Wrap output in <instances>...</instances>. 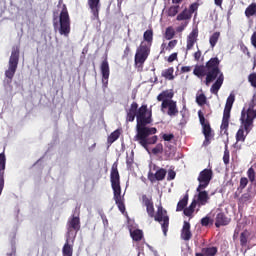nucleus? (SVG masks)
I'll list each match as a JSON object with an SVG mask.
<instances>
[{
  "instance_id": "1",
  "label": "nucleus",
  "mask_w": 256,
  "mask_h": 256,
  "mask_svg": "<svg viewBox=\"0 0 256 256\" xmlns=\"http://www.w3.org/2000/svg\"><path fill=\"white\" fill-rule=\"evenodd\" d=\"M220 63L221 61H219V58L214 57L211 58L205 66H196L193 71L196 77H206L205 85H207V87H209V85L216 79L215 83L210 88L211 93L214 95L219 93V89H221L223 81H225V76L223 75V72H221V69H219Z\"/></svg>"
},
{
  "instance_id": "2",
  "label": "nucleus",
  "mask_w": 256,
  "mask_h": 256,
  "mask_svg": "<svg viewBox=\"0 0 256 256\" xmlns=\"http://www.w3.org/2000/svg\"><path fill=\"white\" fill-rule=\"evenodd\" d=\"M142 203L146 207L148 216L154 218L155 221L160 223L164 235H167V231H169V215H167V210H165L163 206H158L155 214L153 198L151 196H147L146 194L142 195Z\"/></svg>"
},
{
  "instance_id": "3",
  "label": "nucleus",
  "mask_w": 256,
  "mask_h": 256,
  "mask_svg": "<svg viewBox=\"0 0 256 256\" xmlns=\"http://www.w3.org/2000/svg\"><path fill=\"white\" fill-rule=\"evenodd\" d=\"M110 182L114 193V201L121 213H125V202L121 196V176L117 168V162L112 165L110 172Z\"/></svg>"
},
{
  "instance_id": "4",
  "label": "nucleus",
  "mask_w": 256,
  "mask_h": 256,
  "mask_svg": "<svg viewBox=\"0 0 256 256\" xmlns=\"http://www.w3.org/2000/svg\"><path fill=\"white\" fill-rule=\"evenodd\" d=\"M19 53V46H14L9 59L8 69L5 71L6 78L4 79L3 84L6 91H10V93L13 91V78L15 77L19 65Z\"/></svg>"
},
{
  "instance_id": "5",
  "label": "nucleus",
  "mask_w": 256,
  "mask_h": 256,
  "mask_svg": "<svg viewBox=\"0 0 256 256\" xmlns=\"http://www.w3.org/2000/svg\"><path fill=\"white\" fill-rule=\"evenodd\" d=\"M173 97H175V93L173 92V90H164L157 96V101L162 102V113H165V109H168L167 115H169V117H177V115H179L177 101H174Z\"/></svg>"
},
{
  "instance_id": "6",
  "label": "nucleus",
  "mask_w": 256,
  "mask_h": 256,
  "mask_svg": "<svg viewBox=\"0 0 256 256\" xmlns=\"http://www.w3.org/2000/svg\"><path fill=\"white\" fill-rule=\"evenodd\" d=\"M57 13H53V27L57 29L60 35H64V37H69L71 33V18L69 17V10H67V6L63 4L62 10L59 15V21H57Z\"/></svg>"
},
{
  "instance_id": "7",
  "label": "nucleus",
  "mask_w": 256,
  "mask_h": 256,
  "mask_svg": "<svg viewBox=\"0 0 256 256\" xmlns=\"http://www.w3.org/2000/svg\"><path fill=\"white\" fill-rule=\"evenodd\" d=\"M155 133H157V128L155 127L138 130L134 140L138 141L146 151H149V145H155L159 139L157 136L149 137L150 135H155Z\"/></svg>"
},
{
  "instance_id": "8",
  "label": "nucleus",
  "mask_w": 256,
  "mask_h": 256,
  "mask_svg": "<svg viewBox=\"0 0 256 256\" xmlns=\"http://www.w3.org/2000/svg\"><path fill=\"white\" fill-rule=\"evenodd\" d=\"M136 121V131L149 129L147 125H151V123H153V111L149 110L147 104H142L141 107L138 108Z\"/></svg>"
},
{
  "instance_id": "9",
  "label": "nucleus",
  "mask_w": 256,
  "mask_h": 256,
  "mask_svg": "<svg viewBox=\"0 0 256 256\" xmlns=\"http://www.w3.org/2000/svg\"><path fill=\"white\" fill-rule=\"evenodd\" d=\"M81 229V219L79 216L72 215L67 222V237L71 238L73 235L72 243H75V237Z\"/></svg>"
},
{
  "instance_id": "10",
  "label": "nucleus",
  "mask_w": 256,
  "mask_h": 256,
  "mask_svg": "<svg viewBox=\"0 0 256 256\" xmlns=\"http://www.w3.org/2000/svg\"><path fill=\"white\" fill-rule=\"evenodd\" d=\"M212 179H213V170L207 169V168L202 170L199 173L198 178H197L199 185L196 188V191H203V189H207V187H209V184L211 183Z\"/></svg>"
},
{
  "instance_id": "11",
  "label": "nucleus",
  "mask_w": 256,
  "mask_h": 256,
  "mask_svg": "<svg viewBox=\"0 0 256 256\" xmlns=\"http://www.w3.org/2000/svg\"><path fill=\"white\" fill-rule=\"evenodd\" d=\"M149 53H151V48L145 44V42H142L140 46L137 48L136 54H135V64L136 65H143L145 61H147V57H149Z\"/></svg>"
},
{
  "instance_id": "12",
  "label": "nucleus",
  "mask_w": 256,
  "mask_h": 256,
  "mask_svg": "<svg viewBox=\"0 0 256 256\" xmlns=\"http://www.w3.org/2000/svg\"><path fill=\"white\" fill-rule=\"evenodd\" d=\"M7 167V156H5V149L0 153V195L5 189V169Z\"/></svg>"
},
{
  "instance_id": "13",
  "label": "nucleus",
  "mask_w": 256,
  "mask_h": 256,
  "mask_svg": "<svg viewBox=\"0 0 256 256\" xmlns=\"http://www.w3.org/2000/svg\"><path fill=\"white\" fill-rule=\"evenodd\" d=\"M198 117L200 125L202 126V133L204 137L208 139L209 137H211V124H209V121L205 119V114L203 113V111H198Z\"/></svg>"
},
{
  "instance_id": "14",
  "label": "nucleus",
  "mask_w": 256,
  "mask_h": 256,
  "mask_svg": "<svg viewBox=\"0 0 256 256\" xmlns=\"http://www.w3.org/2000/svg\"><path fill=\"white\" fill-rule=\"evenodd\" d=\"M248 135L249 133L245 131V125L241 124L240 128L236 132V143L233 144L234 149L241 150V145H239V142L245 143Z\"/></svg>"
},
{
  "instance_id": "15",
  "label": "nucleus",
  "mask_w": 256,
  "mask_h": 256,
  "mask_svg": "<svg viewBox=\"0 0 256 256\" xmlns=\"http://www.w3.org/2000/svg\"><path fill=\"white\" fill-rule=\"evenodd\" d=\"M100 71L102 74V83L107 87L109 85V75H110V69H109V61H107V58H105L101 65H100Z\"/></svg>"
},
{
  "instance_id": "16",
  "label": "nucleus",
  "mask_w": 256,
  "mask_h": 256,
  "mask_svg": "<svg viewBox=\"0 0 256 256\" xmlns=\"http://www.w3.org/2000/svg\"><path fill=\"white\" fill-rule=\"evenodd\" d=\"M139 111V104L137 102H132L130 108L126 110V122L133 123L135 118L137 119V113Z\"/></svg>"
},
{
  "instance_id": "17",
  "label": "nucleus",
  "mask_w": 256,
  "mask_h": 256,
  "mask_svg": "<svg viewBox=\"0 0 256 256\" xmlns=\"http://www.w3.org/2000/svg\"><path fill=\"white\" fill-rule=\"evenodd\" d=\"M198 37H199V30L193 29L186 39V52L191 51V49L195 47V44L198 41L197 39Z\"/></svg>"
},
{
  "instance_id": "18",
  "label": "nucleus",
  "mask_w": 256,
  "mask_h": 256,
  "mask_svg": "<svg viewBox=\"0 0 256 256\" xmlns=\"http://www.w3.org/2000/svg\"><path fill=\"white\" fill-rule=\"evenodd\" d=\"M197 195H196V199H194V201H196V204H198V207H203L205 205H207V203H209V200L211 199L209 197V192L205 191V190H199L197 191Z\"/></svg>"
},
{
  "instance_id": "19",
  "label": "nucleus",
  "mask_w": 256,
  "mask_h": 256,
  "mask_svg": "<svg viewBox=\"0 0 256 256\" xmlns=\"http://www.w3.org/2000/svg\"><path fill=\"white\" fill-rule=\"evenodd\" d=\"M167 175V170L165 168H160L156 171L155 174L152 172L148 173V179L151 181V183H155V181H163Z\"/></svg>"
},
{
  "instance_id": "20",
  "label": "nucleus",
  "mask_w": 256,
  "mask_h": 256,
  "mask_svg": "<svg viewBox=\"0 0 256 256\" xmlns=\"http://www.w3.org/2000/svg\"><path fill=\"white\" fill-rule=\"evenodd\" d=\"M191 237H193L191 233V223L184 221L181 230V239H183V241H190Z\"/></svg>"
},
{
  "instance_id": "21",
  "label": "nucleus",
  "mask_w": 256,
  "mask_h": 256,
  "mask_svg": "<svg viewBox=\"0 0 256 256\" xmlns=\"http://www.w3.org/2000/svg\"><path fill=\"white\" fill-rule=\"evenodd\" d=\"M88 5L95 19H99V10L101 9V0H88Z\"/></svg>"
},
{
  "instance_id": "22",
  "label": "nucleus",
  "mask_w": 256,
  "mask_h": 256,
  "mask_svg": "<svg viewBox=\"0 0 256 256\" xmlns=\"http://www.w3.org/2000/svg\"><path fill=\"white\" fill-rule=\"evenodd\" d=\"M230 119H231V114L223 113L220 130H221V133H223V135H226L227 137L229 136V121H230Z\"/></svg>"
},
{
  "instance_id": "23",
  "label": "nucleus",
  "mask_w": 256,
  "mask_h": 256,
  "mask_svg": "<svg viewBox=\"0 0 256 256\" xmlns=\"http://www.w3.org/2000/svg\"><path fill=\"white\" fill-rule=\"evenodd\" d=\"M230 222H231V220L229 218H227L225 213L220 212L216 215L215 227H217V228L224 227L225 225H227Z\"/></svg>"
},
{
  "instance_id": "24",
  "label": "nucleus",
  "mask_w": 256,
  "mask_h": 256,
  "mask_svg": "<svg viewBox=\"0 0 256 256\" xmlns=\"http://www.w3.org/2000/svg\"><path fill=\"white\" fill-rule=\"evenodd\" d=\"M189 203V194H185L184 197L179 200L176 206V211L185 213V209H187V205Z\"/></svg>"
},
{
  "instance_id": "25",
  "label": "nucleus",
  "mask_w": 256,
  "mask_h": 256,
  "mask_svg": "<svg viewBox=\"0 0 256 256\" xmlns=\"http://www.w3.org/2000/svg\"><path fill=\"white\" fill-rule=\"evenodd\" d=\"M70 237H67L66 242L62 248V255L63 256H73V242L69 244Z\"/></svg>"
},
{
  "instance_id": "26",
  "label": "nucleus",
  "mask_w": 256,
  "mask_h": 256,
  "mask_svg": "<svg viewBox=\"0 0 256 256\" xmlns=\"http://www.w3.org/2000/svg\"><path fill=\"white\" fill-rule=\"evenodd\" d=\"M235 103V95L230 94L226 100L225 108L223 113L231 115V109H233V104Z\"/></svg>"
},
{
  "instance_id": "27",
  "label": "nucleus",
  "mask_w": 256,
  "mask_h": 256,
  "mask_svg": "<svg viewBox=\"0 0 256 256\" xmlns=\"http://www.w3.org/2000/svg\"><path fill=\"white\" fill-rule=\"evenodd\" d=\"M173 73H175V68L170 67L163 70L161 75L162 77H164V79H167L168 81H173V79H175V75H173Z\"/></svg>"
},
{
  "instance_id": "28",
  "label": "nucleus",
  "mask_w": 256,
  "mask_h": 256,
  "mask_svg": "<svg viewBox=\"0 0 256 256\" xmlns=\"http://www.w3.org/2000/svg\"><path fill=\"white\" fill-rule=\"evenodd\" d=\"M197 201L193 200L189 207L184 209V215L186 217H193V213H195V207H197Z\"/></svg>"
},
{
  "instance_id": "29",
  "label": "nucleus",
  "mask_w": 256,
  "mask_h": 256,
  "mask_svg": "<svg viewBox=\"0 0 256 256\" xmlns=\"http://www.w3.org/2000/svg\"><path fill=\"white\" fill-rule=\"evenodd\" d=\"M249 237H251V232L249 230H244L240 234V245L241 247H247V241L249 240Z\"/></svg>"
},
{
  "instance_id": "30",
  "label": "nucleus",
  "mask_w": 256,
  "mask_h": 256,
  "mask_svg": "<svg viewBox=\"0 0 256 256\" xmlns=\"http://www.w3.org/2000/svg\"><path fill=\"white\" fill-rule=\"evenodd\" d=\"M191 12H189V9L185 8L180 14L177 15L176 19L177 21H189L191 19Z\"/></svg>"
},
{
  "instance_id": "31",
  "label": "nucleus",
  "mask_w": 256,
  "mask_h": 256,
  "mask_svg": "<svg viewBox=\"0 0 256 256\" xmlns=\"http://www.w3.org/2000/svg\"><path fill=\"white\" fill-rule=\"evenodd\" d=\"M143 39L148 43L149 47H151L153 43V29H148L143 34Z\"/></svg>"
},
{
  "instance_id": "32",
  "label": "nucleus",
  "mask_w": 256,
  "mask_h": 256,
  "mask_svg": "<svg viewBox=\"0 0 256 256\" xmlns=\"http://www.w3.org/2000/svg\"><path fill=\"white\" fill-rule=\"evenodd\" d=\"M217 252H218V249L215 246L202 248V253L205 256H215L217 255Z\"/></svg>"
},
{
  "instance_id": "33",
  "label": "nucleus",
  "mask_w": 256,
  "mask_h": 256,
  "mask_svg": "<svg viewBox=\"0 0 256 256\" xmlns=\"http://www.w3.org/2000/svg\"><path fill=\"white\" fill-rule=\"evenodd\" d=\"M256 13V3H251L245 10V16L249 19V17H253Z\"/></svg>"
},
{
  "instance_id": "34",
  "label": "nucleus",
  "mask_w": 256,
  "mask_h": 256,
  "mask_svg": "<svg viewBox=\"0 0 256 256\" xmlns=\"http://www.w3.org/2000/svg\"><path fill=\"white\" fill-rule=\"evenodd\" d=\"M196 103L199 107H203V105L207 104V96L204 93L196 95Z\"/></svg>"
},
{
  "instance_id": "35",
  "label": "nucleus",
  "mask_w": 256,
  "mask_h": 256,
  "mask_svg": "<svg viewBox=\"0 0 256 256\" xmlns=\"http://www.w3.org/2000/svg\"><path fill=\"white\" fill-rule=\"evenodd\" d=\"M219 37H221L220 32H214L210 36L209 43H210V46L212 47V49H213V47H215V45H217V42L219 41Z\"/></svg>"
},
{
  "instance_id": "36",
  "label": "nucleus",
  "mask_w": 256,
  "mask_h": 256,
  "mask_svg": "<svg viewBox=\"0 0 256 256\" xmlns=\"http://www.w3.org/2000/svg\"><path fill=\"white\" fill-rule=\"evenodd\" d=\"M133 241H141L143 239V230L136 229L130 233Z\"/></svg>"
},
{
  "instance_id": "37",
  "label": "nucleus",
  "mask_w": 256,
  "mask_h": 256,
  "mask_svg": "<svg viewBox=\"0 0 256 256\" xmlns=\"http://www.w3.org/2000/svg\"><path fill=\"white\" fill-rule=\"evenodd\" d=\"M120 136H121V132L119 130H115L108 136L107 141L108 143L113 144L115 143V141H117V139H119Z\"/></svg>"
},
{
  "instance_id": "38",
  "label": "nucleus",
  "mask_w": 256,
  "mask_h": 256,
  "mask_svg": "<svg viewBox=\"0 0 256 256\" xmlns=\"http://www.w3.org/2000/svg\"><path fill=\"white\" fill-rule=\"evenodd\" d=\"M230 152L229 145L226 143L224 147L223 163L224 165H229Z\"/></svg>"
},
{
  "instance_id": "39",
  "label": "nucleus",
  "mask_w": 256,
  "mask_h": 256,
  "mask_svg": "<svg viewBox=\"0 0 256 256\" xmlns=\"http://www.w3.org/2000/svg\"><path fill=\"white\" fill-rule=\"evenodd\" d=\"M173 37H175V30L173 29V27L166 28L165 39H167V41H171Z\"/></svg>"
},
{
  "instance_id": "40",
  "label": "nucleus",
  "mask_w": 256,
  "mask_h": 256,
  "mask_svg": "<svg viewBox=\"0 0 256 256\" xmlns=\"http://www.w3.org/2000/svg\"><path fill=\"white\" fill-rule=\"evenodd\" d=\"M179 13V5L171 6L168 9V17H175Z\"/></svg>"
},
{
  "instance_id": "41",
  "label": "nucleus",
  "mask_w": 256,
  "mask_h": 256,
  "mask_svg": "<svg viewBox=\"0 0 256 256\" xmlns=\"http://www.w3.org/2000/svg\"><path fill=\"white\" fill-rule=\"evenodd\" d=\"M133 163H135V156L132 152L129 156L126 157V165L128 169H131V167H133Z\"/></svg>"
},
{
  "instance_id": "42",
  "label": "nucleus",
  "mask_w": 256,
  "mask_h": 256,
  "mask_svg": "<svg viewBox=\"0 0 256 256\" xmlns=\"http://www.w3.org/2000/svg\"><path fill=\"white\" fill-rule=\"evenodd\" d=\"M153 155H159V153H163V144L158 143L153 149H152Z\"/></svg>"
},
{
  "instance_id": "43",
  "label": "nucleus",
  "mask_w": 256,
  "mask_h": 256,
  "mask_svg": "<svg viewBox=\"0 0 256 256\" xmlns=\"http://www.w3.org/2000/svg\"><path fill=\"white\" fill-rule=\"evenodd\" d=\"M197 9H199V3L197 2H194L192 3L190 6H189V13L190 15L193 17V13H195L197 11Z\"/></svg>"
},
{
  "instance_id": "44",
  "label": "nucleus",
  "mask_w": 256,
  "mask_h": 256,
  "mask_svg": "<svg viewBox=\"0 0 256 256\" xmlns=\"http://www.w3.org/2000/svg\"><path fill=\"white\" fill-rule=\"evenodd\" d=\"M247 175L251 183H253V181H255V170L253 168H249L247 171Z\"/></svg>"
},
{
  "instance_id": "45",
  "label": "nucleus",
  "mask_w": 256,
  "mask_h": 256,
  "mask_svg": "<svg viewBox=\"0 0 256 256\" xmlns=\"http://www.w3.org/2000/svg\"><path fill=\"white\" fill-rule=\"evenodd\" d=\"M248 81L252 85V87L256 88V74L252 73L248 76Z\"/></svg>"
},
{
  "instance_id": "46",
  "label": "nucleus",
  "mask_w": 256,
  "mask_h": 256,
  "mask_svg": "<svg viewBox=\"0 0 256 256\" xmlns=\"http://www.w3.org/2000/svg\"><path fill=\"white\" fill-rule=\"evenodd\" d=\"M177 40H172L168 43V46L166 47L167 51H171V49H175V47H177Z\"/></svg>"
},
{
  "instance_id": "47",
  "label": "nucleus",
  "mask_w": 256,
  "mask_h": 256,
  "mask_svg": "<svg viewBox=\"0 0 256 256\" xmlns=\"http://www.w3.org/2000/svg\"><path fill=\"white\" fill-rule=\"evenodd\" d=\"M209 223H211V218H209V216H206V217L201 219L202 227H208Z\"/></svg>"
},
{
  "instance_id": "48",
  "label": "nucleus",
  "mask_w": 256,
  "mask_h": 256,
  "mask_svg": "<svg viewBox=\"0 0 256 256\" xmlns=\"http://www.w3.org/2000/svg\"><path fill=\"white\" fill-rule=\"evenodd\" d=\"M248 183H249V180L245 177H242L240 179V189H245V187H247Z\"/></svg>"
},
{
  "instance_id": "49",
  "label": "nucleus",
  "mask_w": 256,
  "mask_h": 256,
  "mask_svg": "<svg viewBox=\"0 0 256 256\" xmlns=\"http://www.w3.org/2000/svg\"><path fill=\"white\" fill-rule=\"evenodd\" d=\"M176 176H177V173L175 172V170H169L167 180L173 181V179H175Z\"/></svg>"
},
{
  "instance_id": "50",
  "label": "nucleus",
  "mask_w": 256,
  "mask_h": 256,
  "mask_svg": "<svg viewBox=\"0 0 256 256\" xmlns=\"http://www.w3.org/2000/svg\"><path fill=\"white\" fill-rule=\"evenodd\" d=\"M130 54H131V48L129 47V45H127L126 48L124 49L122 59H127V57H129Z\"/></svg>"
},
{
  "instance_id": "51",
  "label": "nucleus",
  "mask_w": 256,
  "mask_h": 256,
  "mask_svg": "<svg viewBox=\"0 0 256 256\" xmlns=\"http://www.w3.org/2000/svg\"><path fill=\"white\" fill-rule=\"evenodd\" d=\"M162 139H164L165 141H173V139H175V135L174 134H163Z\"/></svg>"
},
{
  "instance_id": "52",
  "label": "nucleus",
  "mask_w": 256,
  "mask_h": 256,
  "mask_svg": "<svg viewBox=\"0 0 256 256\" xmlns=\"http://www.w3.org/2000/svg\"><path fill=\"white\" fill-rule=\"evenodd\" d=\"M101 219L104 227H109V220L107 219V216L105 214H101Z\"/></svg>"
},
{
  "instance_id": "53",
  "label": "nucleus",
  "mask_w": 256,
  "mask_h": 256,
  "mask_svg": "<svg viewBox=\"0 0 256 256\" xmlns=\"http://www.w3.org/2000/svg\"><path fill=\"white\" fill-rule=\"evenodd\" d=\"M177 59V53H172L169 57H168V63H173V61H176Z\"/></svg>"
},
{
  "instance_id": "54",
  "label": "nucleus",
  "mask_w": 256,
  "mask_h": 256,
  "mask_svg": "<svg viewBox=\"0 0 256 256\" xmlns=\"http://www.w3.org/2000/svg\"><path fill=\"white\" fill-rule=\"evenodd\" d=\"M251 44L253 45V47H255L256 49V31L253 32L252 36H251Z\"/></svg>"
},
{
  "instance_id": "55",
  "label": "nucleus",
  "mask_w": 256,
  "mask_h": 256,
  "mask_svg": "<svg viewBox=\"0 0 256 256\" xmlns=\"http://www.w3.org/2000/svg\"><path fill=\"white\" fill-rule=\"evenodd\" d=\"M194 59L195 61H199V59H201V50L194 53Z\"/></svg>"
},
{
  "instance_id": "56",
  "label": "nucleus",
  "mask_w": 256,
  "mask_h": 256,
  "mask_svg": "<svg viewBox=\"0 0 256 256\" xmlns=\"http://www.w3.org/2000/svg\"><path fill=\"white\" fill-rule=\"evenodd\" d=\"M181 71H182V73H189V71H191V67H189V66H183V67L181 68Z\"/></svg>"
},
{
  "instance_id": "57",
  "label": "nucleus",
  "mask_w": 256,
  "mask_h": 256,
  "mask_svg": "<svg viewBox=\"0 0 256 256\" xmlns=\"http://www.w3.org/2000/svg\"><path fill=\"white\" fill-rule=\"evenodd\" d=\"M209 143H211V136H208V138L205 137V140H204V142H203V145L207 146V145H209Z\"/></svg>"
},
{
  "instance_id": "58",
  "label": "nucleus",
  "mask_w": 256,
  "mask_h": 256,
  "mask_svg": "<svg viewBox=\"0 0 256 256\" xmlns=\"http://www.w3.org/2000/svg\"><path fill=\"white\" fill-rule=\"evenodd\" d=\"M255 107H256V103H255L254 100H252V102L249 104V108H248V109H251V111H255V110H254Z\"/></svg>"
},
{
  "instance_id": "59",
  "label": "nucleus",
  "mask_w": 256,
  "mask_h": 256,
  "mask_svg": "<svg viewBox=\"0 0 256 256\" xmlns=\"http://www.w3.org/2000/svg\"><path fill=\"white\" fill-rule=\"evenodd\" d=\"M214 3L217 7H221L223 5V0H214Z\"/></svg>"
},
{
  "instance_id": "60",
  "label": "nucleus",
  "mask_w": 256,
  "mask_h": 256,
  "mask_svg": "<svg viewBox=\"0 0 256 256\" xmlns=\"http://www.w3.org/2000/svg\"><path fill=\"white\" fill-rule=\"evenodd\" d=\"M184 29H185V26H179V27L176 28V31L178 33H181V31H184Z\"/></svg>"
},
{
  "instance_id": "61",
  "label": "nucleus",
  "mask_w": 256,
  "mask_h": 256,
  "mask_svg": "<svg viewBox=\"0 0 256 256\" xmlns=\"http://www.w3.org/2000/svg\"><path fill=\"white\" fill-rule=\"evenodd\" d=\"M174 5H179V3H183V0H172Z\"/></svg>"
},
{
  "instance_id": "62",
  "label": "nucleus",
  "mask_w": 256,
  "mask_h": 256,
  "mask_svg": "<svg viewBox=\"0 0 256 256\" xmlns=\"http://www.w3.org/2000/svg\"><path fill=\"white\" fill-rule=\"evenodd\" d=\"M95 147H97V143L92 144V145L89 147V151H93V149H95Z\"/></svg>"
},
{
  "instance_id": "63",
  "label": "nucleus",
  "mask_w": 256,
  "mask_h": 256,
  "mask_svg": "<svg viewBox=\"0 0 256 256\" xmlns=\"http://www.w3.org/2000/svg\"><path fill=\"white\" fill-rule=\"evenodd\" d=\"M195 256H205V254H203V252H201V253L197 252V253L195 254Z\"/></svg>"
},
{
  "instance_id": "64",
  "label": "nucleus",
  "mask_w": 256,
  "mask_h": 256,
  "mask_svg": "<svg viewBox=\"0 0 256 256\" xmlns=\"http://www.w3.org/2000/svg\"><path fill=\"white\" fill-rule=\"evenodd\" d=\"M162 47H165V43L162 44Z\"/></svg>"
}]
</instances>
